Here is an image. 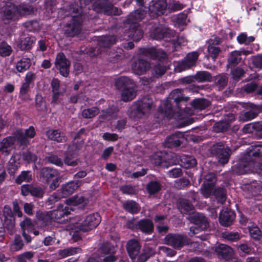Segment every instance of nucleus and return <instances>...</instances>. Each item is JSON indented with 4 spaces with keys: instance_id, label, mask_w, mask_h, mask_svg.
<instances>
[{
    "instance_id": "1",
    "label": "nucleus",
    "mask_w": 262,
    "mask_h": 262,
    "mask_svg": "<svg viewBox=\"0 0 262 262\" xmlns=\"http://www.w3.org/2000/svg\"><path fill=\"white\" fill-rule=\"evenodd\" d=\"M182 92L181 89H175L171 92L168 98L162 102L159 111L164 117L182 120L194 114L193 110L185 107L189 98L183 96Z\"/></svg>"
},
{
    "instance_id": "2",
    "label": "nucleus",
    "mask_w": 262,
    "mask_h": 262,
    "mask_svg": "<svg viewBox=\"0 0 262 262\" xmlns=\"http://www.w3.org/2000/svg\"><path fill=\"white\" fill-rule=\"evenodd\" d=\"M178 208L182 214H188V219L194 224L190 227L189 234L190 236L197 233L199 229L203 230L208 227L207 218L202 213L193 211L194 207L190 201L184 199L181 200Z\"/></svg>"
},
{
    "instance_id": "3",
    "label": "nucleus",
    "mask_w": 262,
    "mask_h": 262,
    "mask_svg": "<svg viewBox=\"0 0 262 262\" xmlns=\"http://www.w3.org/2000/svg\"><path fill=\"white\" fill-rule=\"evenodd\" d=\"M1 14L5 24L14 21L19 16H24L34 13L35 9L30 5L21 4L15 6L10 1H3L0 4Z\"/></svg>"
},
{
    "instance_id": "4",
    "label": "nucleus",
    "mask_w": 262,
    "mask_h": 262,
    "mask_svg": "<svg viewBox=\"0 0 262 262\" xmlns=\"http://www.w3.org/2000/svg\"><path fill=\"white\" fill-rule=\"evenodd\" d=\"M146 14L145 11L140 9L128 15L124 22L125 36L135 41H138L142 38L143 32L139 23L144 19Z\"/></svg>"
},
{
    "instance_id": "5",
    "label": "nucleus",
    "mask_w": 262,
    "mask_h": 262,
    "mask_svg": "<svg viewBox=\"0 0 262 262\" xmlns=\"http://www.w3.org/2000/svg\"><path fill=\"white\" fill-rule=\"evenodd\" d=\"M93 0H79L81 6L74 8L70 6L69 12L72 15V13H77L76 15H72V20L69 24H67L65 29V34L70 37H73L78 34L81 30V24L82 22V16L81 13L83 12V5L88 6L92 3Z\"/></svg>"
},
{
    "instance_id": "6",
    "label": "nucleus",
    "mask_w": 262,
    "mask_h": 262,
    "mask_svg": "<svg viewBox=\"0 0 262 262\" xmlns=\"http://www.w3.org/2000/svg\"><path fill=\"white\" fill-rule=\"evenodd\" d=\"M152 107V100L148 97H144L133 104L128 112L129 116L133 119L141 118L149 114Z\"/></svg>"
},
{
    "instance_id": "7",
    "label": "nucleus",
    "mask_w": 262,
    "mask_h": 262,
    "mask_svg": "<svg viewBox=\"0 0 262 262\" xmlns=\"http://www.w3.org/2000/svg\"><path fill=\"white\" fill-rule=\"evenodd\" d=\"M93 11L97 13H103L106 15H119L121 10L113 6L106 0L96 1L92 5Z\"/></svg>"
},
{
    "instance_id": "8",
    "label": "nucleus",
    "mask_w": 262,
    "mask_h": 262,
    "mask_svg": "<svg viewBox=\"0 0 262 262\" xmlns=\"http://www.w3.org/2000/svg\"><path fill=\"white\" fill-rule=\"evenodd\" d=\"M174 32L168 28L162 25H155L150 29V36L154 39H164L170 41L171 37H173Z\"/></svg>"
},
{
    "instance_id": "9",
    "label": "nucleus",
    "mask_w": 262,
    "mask_h": 262,
    "mask_svg": "<svg viewBox=\"0 0 262 262\" xmlns=\"http://www.w3.org/2000/svg\"><path fill=\"white\" fill-rule=\"evenodd\" d=\"M254 163L245 159V155L232 167L233 172L237 174L253 173Z\"/></svg>"
},
{
    "instance_id": "10",
    "label": "nucleus",
    "mask_w": 262,
    "mask_h": 262,
    "mask_svg": "<svg viewBox=\"0 0 262 262\" xmlns=\"http://www.w3.org/2000/svg\"><path fill=\"white\" fill-rule=\"evenodd\" d=\"M164 242L174 249H180L188 244L189 239L185 235L180 234H168L164 238Z\"/></svg>"
},
{
    "instance_id": "11",
    "label": "nucleus",
    "mask_w": 262,
    "mask_h": 262,
    "mask_svg": "<svg viewBox=\"0 0 262 262\" xmlns=\"http://www.w3.org/2000/svg\"><path fill=\"white\" fill-rule=\"evenodd\" d=\"M198 57L197 52L188 53L183 60L177 63L174 68L175 72H181L195 66Z\"/></svg>"
},
{
    "instance_id": "12",
    "label": "nucleus",
    "mask_w": 262,
    "mask_h": 262,
    "mask_svg": "<svg viewBox=\"0 0 262 262\" xmlns=\"http://www.w3.org/2000/svg\"><path fill=\"white\" fill-rule=\"evenodd\" d=\"M116 248L110 243L106 242L101 245L99 252L101 253L102 262H114L117 258L113 254L116 252Z\"/></svg>"
},
{
    "instance_id": "13",
    "label": "nucleus",
    "mask_w": 262,
    "mask_h": 262,
    "mask_svg": "<svg viewBox=\"0 0 262 262\" xmlns=\"http://www.w3.org/2000/svg\"><path fill=\"white\" fill-rule=\"evenodd\" d=\"M212 152L215 155L219 162L222 164L227 163L229 159L230 150L229 147H225L222 143H218L212 147Z\"/></svg>"
},
{
    "instance_id": "14",
    "label": "nucleus",
    "mask_w": 262,
    "mask_h": 262,
    "mask_svg": "<svg viewBox=\"0 0 262 262\" xmlns=\"http://www.w3.org/2000/svg\"><path fill=\"white\" fill-rule=\"evenodd\" d=\"M101 217L98 213H93L87 215L80 225V229L88 231L95 228L100 223Z\"/></svg>"
},
{
    "instance_id": "15",
    "label": "nucleus",
    "mask_w": 262,
    "mask_h": 262,
    "mask_svg": "<svg viewBox=\"0 0 262 262\" xmlns=\"http://www.w3.org/2000/svg\"><path fill=\"white\" fill-rule=\"evenodd\" d=\"M215 182L216 177L213 173H208L204 176V181L201 188V191L205 198H208L212 194Z\"/></svg>"
},
{
    "instance_id": "16",
    "label": "nucleus",
    "mask_w": 262,
    "mask_h": 262,
    "mask_svg": "<svg viewBox=\"0 0 262 262\" xmlns=\"http://www.w3.org/2000/svg\"><path fill=\"white\" fill-rule=\"evenodd\" d=\"M166 7V0H152L149 5V14L152 18L161 15Z\"/></svg>"
},
{
    "instance_id": "17",
    "label": "nucleus",
    "mask_w": 262,
    "mask_h": 262,
    "mask_svg": "<svg viewBox=\"0 0 262 262\" xmlns=\"http://www.w3.org/2000/svg\"><path fill=\"white\" fill-rule=\"evenodd\" d=\"M4 217L3 225L7 228L10 234H12L14 230L15 219L11 208L8 205H5L3 210Z\"/></svg>"
},
{
    "instance_id": "18",
    "label": "nucleus",
    "mask_w": 262,
    "mask_h": 262,
    "mask_svg": "<svg viewBox=\"0 0 262 262\" xmlns=\"http://www.w3.org/2000/svg\"><path fill=\"white\" fill-rule=\"evenodd\" d=\"M140 53L142 56L152 59H158L159 61L164 60L167 58V55L165 52L161 49L154 47L142 49L140 50Z\"/></svg>"
},
{
    "instance_id": "19",
    "label": "nucleus",
    "mask_w": 262,
    "mask_h": 262,
    "mask_svg": "<svg viewBox=\"0 0 262 262\" xmlns=\"http://www.w3.org/2000/svg\"><path fill=\"white\" fill-rule=\"evenodd\" d=\"M35 135V129L33 126H30L29 128L25 130V132L22 130L18 129L14 133V136L22 145H26L28 142V139L33 138Z\"/></svg>"
},
{
    "instance_id": "20",
    "label": "nucleus",
    "mask_w": 262,
    "mask_h": 262,
    "mask_svg": "<svg viewBox=\"0 0 262 262\" xmlns=\"http://www.w3.org/2000/svg\"><path fill=\"white\" fill-rule=\"evenodd\" d=\"M56 67L59 70L61 75L67 77L69 73L70 62L62 53L57 55L55 60Z\"/></svg>"
},
{
    "instance_id": "21",
    "label": "nucleus",
    "mask_w": 262,
    "mask_h": 262,
    "mask_svg": "<svg viewBox=\"0 0 262 262\" xmlns=\"http://www.w3.org/2000/svg\"><path fill=\"white\" fill-rule=\"evenodd\" d=\"M244 155L245 159L253 161L255 166L257 163L256 159L262 156V145L257 144L251 145Z\"/></svg>"
},
{
    "instance_id": "22",
    "label": "nucleus",
    "mask_w": 262,
    "mask_h": 262,
    "mask_svg": "<svg viewBox=\"0 0 262 262\" xmlns=\"http://www.w3.org/2000/svg\"><path fill=\"white\" fill-rule=\"evenodd\" d=\"M244 107L248 110L243 115L245 121H249L255 118L257 115L262 112V105H256L252 103L245 104Z\"/></svg>"
},
{
    "instance_id": "23",
    "label": "nucleus",
    "mask_w": 262,
    "mask_h": 262,
    "mask_svg": "<svg viewBox=\"0 0 262 262\" xmlns=\"http://www.w3.org/2000/svg\"><path fill=\"white\" fill-rule=\"evenodd\" d=\"M183 140L184 134L179 132H176L166 138L164 145L168 148L178 147Z\"/></svg>"
},
{
    "instance_id": "24",
    "label": "nucleus",
    "mask_w": 262,
    "mask_h": 262,
    "mask_svg": "<svg viewBox=\"0 0 262 262\" xmlns=\"http://www.w3.org/2000/svg\"><path fill=\"white\" fill-rule=\"evenodd\" d=\"M235 216V214L233 211L227 208H223L220 213V223L222 226H229L232 224Z\"/></svg>"
},
{
    "instance_id": "25",
    "label": "nucleus",
    "mask_w": 262,
    "mask_h": 262,
    "mask_svg": "<svg viewBox=\"0 0 262 262\" xmlns=\"http://www.w3.org/2000/svg\"><path fill=\"white\" fill-rule=\"evenodd\" d=\"M150 68V63L148 61L142 59H139L138 61L134 62L132 65L133 72L139 75L145 73Z\"/></svg>"
},
{
    "instance_id": "26",
    "label": "nucleus",
    "mask_w": 262,
    "mask_h": 262,
    "mask_svg": "<svg viewBox=\"0 0 262 262\" xmlns=\"http://www.w3.org/2000/svg\"><path fill=\"white\" fill-rule=\"evenodd\" d=\"M215 251L219 257L225 259L230 258L233 255V250L229 246L220 244L215 248Z\"/></svg>"
},
{
    "instance_id": "27",
    "label": "nucleus",
    "mask_w": 262,
    "mask_h": 262,
    "mask_svg": "<svg viewBox=\"0 0 262 262\" xmlns=\"http://www.w3.org/2000/svg\"><path fill=\"white\" fill-rule=\"evenodd\" d=\"M81 184V182L80 181H72L66 183L62 186L61 188L62 196L66 198L71 194L79 187Z\"/></svg>"
},
{
    "instance_id": "28",
    "label": "nucleus",
    "mask_w": 262,
    "mask_h": 262,
    "mask_svg": "<svg viewBox=\"0 0 262 262\" xmlns=\"http://www.w3.org/2000/svg\"><path fill=\"white\" fill-rule=\"evenodd\" d=\"M67 206L73 210L72 206H78L79 208L83 207L88 204V200L82 196L75 195L67 200Z\"/></svg>"
},
{
    "instance_id": "29",
    "label": "nucleus",
    "mask_w": 262,
    "mask_h": 262,
    "mask_svg": "<svg viewBox=\"0 0 262 262\" xmlns=\"http://www.w3.org/2000/svg\"><path fill=\"white\" fill-rule=\"evenodd\" d=\"M137 95V86L135 83L127 88H124L121 92V99L123 101H128L134 99Z\"/></svg>"
},
{
    "instance_id": "30",
    "label": "nucleus",
    "mask_w": 262,
    "mask_h": 262,
    "mask_svg": "<svg viewBox=\"0 0 262 262\" xmlns=\"http://www.w3.org/2000/svg\"><path fill=\"white\" fill-rule=\"evenodd\" d=\"M16 138L14 137H8L0 142V151L5 155H8L12 149Z\"/></svg>"
},
{
    "instance_id": "31",
    "label": "nucleus",
    "mask_w": 262,
    "mask_h": 262,
    "mask_svg": "<svg viewBox=\"0 0 262 262\" xmlns=\"http://www.w3.org/2000/svg\"><path fill=\"white\" fill-rule=\"evenodd\" d=\"M72 210L71 208H69V206L66 205L64 207L62 205H60L58 206L57 209L52 210V213L54 217V221L59 222V221L64 215H67Z\"/></svg>"
},
{
    "instance_id": "32",
    "label": "nucleus",
    "mask_w": 262,
    "mask_h": 262,
    "mask_svg": "<svg viewBox=\"0 0 262 262\" xmlns=\"http://www.w3.org/2000/svg\"><path fill=\"white\" fill-rule=\"evenodd\" d=\"M140 250L139 242L135 239L129 241L127 244V250L132 259H134L138 255Z\"/></svg>"
},
{
    "instance_id": "33",
    "label": "nucleus",
    "mask_w": 262,
    "mask_h": 262,
    "mask_svg": "<svg viewBox=\"0 0 262 262\" xmlns=\"http://www.w3.org/2000/svg\"><path fill=\"white\" fill-rule=\"evenodd\" d=\"M46 135L49 139L57 142H63L66 141L64 134L59 129H50L47 132Z\"/></svg>"
},
{
    "instance_id": "34",
    "label": "nucleus",
    "mask_w": 262,
    "mask_h": 262,
    "mask_svg": "<svg viewBox=\"0 0 262 262\" xmlns=\"http://www.w3.org/2000/svg\"><path fill=\"white\" fill-rule=\"evenodd\" d=\"M138 229L146 234H150L154 230V224L149 219H143L138 221Z\"/></svg>"
},
{
    "instance_id": "35",
    "label": "nucleus",
    "mask_w": 262,
    "mask_h": 262,
    "mask_svg": "<svg viewBox=\"0 0 262 262\" xmlns=\"http://www.w3.org/2000/svg\"><path fill=\"white\" fill-rule=\"evenodd\" d=\"M117 39L114 36H104L99 37L98 39V45L100 48L103 47L104 50L115 44Z\"/></svg>"
},
{
    "instance_id": "36",
    "label": "nucleus",
    "mask_w": 262,
    "mask_h": 262,
    "mask_svg": "<svg viewBox=\"0 0 262 262\" xmlns=\"http://www.w3.org/2000/svg\"><path fill=\"white\" fill-rule=\"evenodd\" d=\"M135 82L130 78L126 76H121L115 80V84L118 89L127 88L133 85Z\"/></svg>"
},
{
    "instance_id": "37",
    "label": "nucleus",
    "mask_w": 262,
    "mask_h": 262,
    "mask_svg": "<svg viewBox=\"0 0 262 262\" xmlns=\"http://www.w3.org/2000/svg\"><path fill=\"white\" fill-rule=\"evenodd\" d=\"M41 172L43 177L46 179L48 183H50L52 179L59 177L58 171L53 168H43L41 169Z\"/></svg>"
},
{
    "instance_id": "38",
    "label": "nucleus",
    "mask_w": 262,
    "mask_h": 262,
    "mask_svg": "<svg viewBox=\"0 0 262 262\" xmlns=\"http://www.w3.org/2000/svg\"><path fill=\"white\" fill-rule=\"evenodd\" d=\"M37 218L42 222L45 225L50 224L54 221V217L52 211H39L36 213Z\"/></svg>"
},
{
    "instance_id": "39",
    "label": "nucleus",
    "mask_w": 262,
    "mask_h": 262,
    "mask_svg": "<svg viewBox=\"0 0 262 262\" xmlns=\"http://www.w3.org/2000/svg\"><path fill=\"white\" fill-rule=\"evenodd\" d=\"M35 39L34 37H26L20 38L18 47L21 50H27L30 49L33 43L35 42Z\"/></svg>"
},
{
    "instance_id": "40",
    "label": "nucleus",
    "mask_w": 262,
    "mask_h": 262,
    "mask_svg": "<svg viewBox=\"0 0 262 262\" xmlns=\"http://www.w3.org/2000/svg\"><path fill=\"white\" fill-rule=\"evenodd\" d=\"M73 146H69L68 148V152L64 159L65 164L69 166H75L77 164V161L76 157L77 154L76 150H75L73 153H71L73 150Z\"/></svg>"
},
{
    "instance_id": "41",
    "label": "nucleus",
    "mask_w": 262,
    "mask_h": 262,
    "mask_svg": "<svg viewBox=\"0 0 262 262\" xmlns=\"http://www.w3.org/2000/svg\"><path fill=\"white\" fill-rule=\"evenodd\" d=\"M30 59L27 57H23L15 63V68L18 72H23L29 68L31 65Z\"/></svg>"
},
{
    "instance_id": "42",
    "label": "nucleus",
    "mask_w": 262,
    "mask_h": 262,
    "mask_svg": "<svg viewBox=\"0 0 262 262\" xmlns=\"http://www.w3.org/2000/svg\"><path fill=\"white\" fill-rule=\"evenodd\" d=\"M241 52L238 51H234L231 53L230 56L228 59V67L232 68L237 65L241 61Z\"/></svg>"
},
{
    "instance_id": "43",
    "label": "nucleus",
    "mask_w": 262,
    "mask_h": 262,
    "mask_svg": "<svg viewBox=\"0 0 262 262\" xmlns=\"http://www.w3.org/2000/svg\"><path fill=\"white\" fill-rule=\"evenodd\" d=\"M181 165L186 168L194 166L196 164V160L191 156L184 155L180 158Z\"/></svg>"
},
{
    "instance_id": "44",
    "label": "nucleus",
    "mask_w": 262,
    "mask_h": 262,
    "mask_svg": "<svg viewBox=\"0 0 262 262\" xmlns=\"http://www.w3.org/2000/svg\"><path fill=\"white\" fill-rule=\"evenodd\" d=\"M250 236L255 240H258L261 236V232L259 228L254 224L249 223L248 225Z\"/></svg>"
},
{
    "instance_id": "45",
    "label": "nucleus",
    "mask_w": 262,
    "mask_h": 262,
    "mask_svg": "<svg viewBox=\"0 0 262 262\" xmlns=\"http://www.w3.org/2000/svg\"><path fill=\"white\" fill-rule=\"evenodd\" d=\"M176 23L174 26L176 27L180 28V30L182 31L183 29V27L185 26L189 21L187 18V15L185 13H181L174 18Z\"/></svg>"
},
{
    "instance_id": "46",
    "label": "nucleus",
    "mask_w": 262,
    "mask_h": 262,
    "mask_svg": "<svg viewBox=\"0 0 262 262\" xmlns=\"http://www.w3.org/2000/svg\"><path fill=\"white\" fill-rule=\"evenodd\" d=\"M124 209L127 211L134 214L139 211V207L137 203L133 201H127L123 205Z\"/></svg>"
},
{
    "instance_id": "47",
    "label": "nucleus",
    "mask_w": 262,
    "mask_h": 262,
    "mask_svg": "<svg viewBox=\"0 0 262 262\" xmlns=\"http://www.w3.org/2000/svg\"><path fill=\"white\" fill-rule=\"evenodd\" d=\"M194 110H202L206 108L209 105V102L204 99H195L191 103Z\"/></svg>"
},
{
    "instance_id": "48",
    "label": "nucleus",
    "mask_w": 262,
    "mask_h": 262,
    "mask_svg": "<svg viewBox=\"0 0 262 262\" xmlns=\"http://www.w3.org/2000/svg\"><path fill=\"white\" fill-rule=\"evenodd\" d=\"M81 252V249L77 247H70L69 248L60 250L59 254L61 257H65L71 255H75Z\"/></svg>"
},
{
    "instance_id": "49",
    "label": "nucleus",
    "mask_w": 262,
    "mask_h": 262,
    "mask_svg": "<svg viewBox=\"0 0 262 262\" xmlns=\"http://www.w3.org/2000/svg\"><path fill=\"white\" fill-rule=\"evenodd\" d=\"M213 193L217 201L223 204L226 199V192L225 189L222 188H218L217 189H213L212 194Z\"/></svg>"
},
{
    "instance_id": "50",
    "label": "nucleus",
    "mask_w": 262,
    "mask_h": 262,
    "mask_svg": "<svg viewBox=\"0 0 262 262\" xmlns=\"http://www.w3.org/2000/svg\"><path fill=\"white\" fill-rule=\"evenodd\" d=\"M32 180V174L30 171H23L17 177L15 182L18 184H20L23 182H29Z\"/></svg>"
},
{
    "instance_id": "51",
    "label": "nucleus",
    "mask_w": 262,
    "mask_h": 262,
    "mask_svg": "<svg viewBox=\"0 0 262 262\" xmlns=\"http://www.w3.org/2000/svg\"><path fill=\"white\" fill-rule=\"evenodd\" d=\"M19 167V163L15 161V157L12 156L10 159L8 165V171L9 173L13 176L18 170Z\"/></svg>"
},
{
    "instance_id": "52",
    "label": "nucleus",
    "mask_w": 262,
    "mask_h": 262,
    "mask_svg": "<svg viewBox=\"0 0 262 262\" xmlns=\"http://www.w3.org/2000/svg\"><path fill=\"white\" fill-rule=\"evenodd\" d=\"M194 78L195 80L199 82L210 81L211 80V76L206 71H200L194 75Z\"/></svg>"
},
{
    "instance_id": "53",
    "label": "nucleus",
    "mask_w": 262,
    "mask_h": 262,
    "mask_svg": "<svg viewBox=\"0 0 262 262\" xmlns=\"http://www.w3.org/2000/svg\"><path fill=\"white\" fill-rule=\"evenodd\" d=\"M237 40L239 44L248 45L254 40V37L252 36L248 37L246 34L242 33L237 36Z\"/></svg>"
},
{
    "instance_id": "54",
    "label": "nucleus",
    "mask_w": 262,
    "mask_h": 262,
    "mask_svg": "<svg viewBox=\"0 0 262 262\" xmlns=\"http://www.w3.org/2000/svg\"><path fill=\"white\" fill-rule=\"evenodd\" d=\"M12 52V48L6 42H3L0 44V55L3 57L9 56Z\"/></svg>"
},
{
    "instance_id": "55",
    "label": "nucleus",
    "mask_w": 262,
    "mask_h": 262,
    "mask_svg": "<svg viewBox=\"0 0 262 262\" xmlns=\"http://www.w3.org/2000/svg\"><path fill=\"white\" fill-rule=\"evenodd\" d=\"M222 237L228 241L234 242L239 239V234L237 232L226 231L222 234Z\"/></svg>"
},
{
    "instance_id": "56",
    "label": "nucleus",
    "mask_w": 262,
    "mask_h": 262,
    "mask_svg": "<svg viewBox=\"0 0 262 262\" xmlns=\"http://www.w3.org/2000/svg\"><path fill=\"white\" fill-rule=\"evenodd\" d=\"M99 113L98 108L94 107L91 108L84 109L82 112V116L84 118H92Z\"/></svg>"
},
{
    "instance_id": "57",
    "label": "nucleus",
    "mask_w": 262,
    "mask_h": 262,
    "mask_svg": "<svg viewBox=\"0 0 262 262\" xmlns=\"http://www.w3.org/2000/svg\"><path fill=\"white\" fill-rule=\"evenodd\" d=\"M24 26L26 29L31 32L36 31L39 29V24L38 21L36 20H30L24 24Z\"/></svg>"
},
{
    "instance_id": "58",
    "label": "nucleus",
    "mask_w": 262,
    "mask_h": 262,
    "mask_svg": "<svg viewBox=\"0 0 262 262\" xmlns=\"http://www.w3.org/2000/svg\"><path fill=\"white\" fill-rule=\"evenodd\" d=\"M147 189L150 194H154L161 189V185L157 181H151L147 186Z\"/></svg>"
},
{
    "instance_id": "59",
    "label": "nucleus",
    "mask_w": 262,
    "mask_h": 262,
    "mask_svg": "<svg viewBox=\"0 0 262 262\" xmlns=\"http://www.w3.org/2000/svg\"><path fill=\"white\" fill-rule=\"evenodd\" d=\"M20 225L23 231H27L29 232L33 231V226L31 219L29 218H26L20 223Z\"/></svg>"
},
{
    "instance_id": "60",
    "label": "nucleus",
    "mask_w": 262,
    "mask_h": 262,
    "mask_svg": "<svg viewBox=\"0 0 262 262\" xmlns=\"http://www.w3.org/2000/svg\"><path fill=\"white\" fill-rule=\"evenodd\" d=\"M23 246V243L20 235H16L15 236L14 242L11 246V249L14 251L20 250Z\"/></svg>"
},
{
    "instance_id": "61",
    "label": "nucleus",
    "mask_w": 262,
    "mask_h": 262,
    "mask_svg": "<svg viewBox=\"0 0 262 262\" xmlns=\"http://www.w3.org/2000/svg\"><path fill=\"white\" fill-rule=\"evenodd\" d=\"M46 160L48 163L53 164L56 166H61L63 165L61 159L56 155H52L47 157Z\"/></svg>"
},
{
    "instance_id": "62",
    "label": "nucleus",
    "mask_w": 262,
    "mask_h": 262,
    "mask_svg": "<svg viewBox=\"0 0 262 262\" xmlns=\"http://www.w3.org/2000/svg\"><path fill=\"white\" fill-rule=\"evenodd\" d=\"M208 52L210 56L214 60L220 52V49L216 46L208 45Z\"/></svg>"
},
{
    "instance_id": "63",
    "label": "nucleus",
    "mask_w": 262,
    "mask_h": 262,
    "mask_svg": "<svg viewBox=\"0 0 262 262\" xmlns=\"http://www.w3.org/2000/svg\"><path fill=\"white\" fill-rule=\"evenodd\" d=\"M23 159L28 163L35 162L37 160V157L35 155L31 153L29 151H25L23 153Z\"/></svg>"
},
{
    "instance_id": "64",
    "label": "nucleus",
    "mask_w": 262,
    "mask_h": 262,
    "mask_svg": "<svg viewBox=\"0 0 262 262\" xmlns=\"http://www.w3.org/2000/svg\"><path fill=\"white\" fill-rule=\"evenodd\" d=\"M154 70L157 76H160L165 72L166 68L163 63H160L155 66Z\"/></svg>"
}]
</instances>
